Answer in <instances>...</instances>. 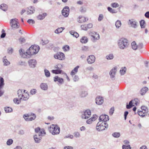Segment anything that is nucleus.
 <instances>
[{
  "mask_svg": "<svg viewBox=\"0 0 149 149\" xmlns=\"http://www.w3.org/2000/svg\"><path fill=\"white\" fill-rule=\"evenodd\" d=\"M32 49L31 47H30L26 52L24 51L23 52L22 49H21L19 50L20 54L22 57L24 58H29V56L36 54Z\"/></svg>",
  "mask_w": 149,
  "mask_h": 149,
  "instance_id": "obj_1",
  "label": "nucleus"
},
{
  "mask_svg": "<svg viewBox=\"0 0 149 149\" xmlns=\"http://www.w3.org/2000/svg\"><path fill=\"white\" fill-rule=\"evenodd\" d=\"M128 45V41L126 39L122 38L118 41V46L121 49L127 48Z\"/></svg>",
  "mask_w": 149,
  "mask_h": 149,
  "instance_id": "obj_2",
  "label": "nucleus"
},
{
  "mask_svg": "<svg viewBox=\"0 0 149 149\" xmlns=\"http://www.w3.org/2000/svg\"><path fill=\"white\" fill-rule=\"evenodd\" d=\"M49 131L53 135L58 134L60 132V128L57 125H52L49 129Z\"/></svg>",
  "mask_w": 149,
  "mask_h": 149,
  "instance_id": "obj_3",
  "label": "nucleus"
},
{
  "mask_svg": "<svg viewBox=\"0 0 149 149\" xmlns=\"http://www.w3.org/2000/svg\"><path fill=\"white\" fill-rule=\"evenodd\" d=\"M108 125L107 123L104 122H101L100 121L97 124L96 129L98 131H102L105 130V128H107Z\"/></svg>",
  "mask_w": 149,
  "mask_h": 149,
  "instance_id": "obj_4",
  "label": "nucleus"
},
{
  "mask_svg": "<svg viewBox=\"0 0 149 149\" xmlns=\"http://www.w3.org/2000/svg\"><path fill=\"white\" fill-rule=\"evenodd\" d=\"M23 117L26 121H31L35 119L36 118V115L35 114L31 113L30 114H24Z\"/></svg>",
  "mask_w": 149,
  "mask_h": 149,
  "instance_id": "obj_5",
  "label": "nucleus"
},
{
  "mask_svg": "<svg viewBox=\"0 0 149 149\" xmlns=\"http://www.w3.org/2000/svg\"><path fill=\"white\" fill-rule=\"evenodd\" d=\"M89 34L91 36V40L93 42H95L97 41V40H99L100 39V36L98 33L97 32L94 31L91 32Z\"/></svg>",
  "mask_w": 149,
  "mask_h": 149,
  "instance_id": "obj_6",
  "label": "nucleus"
},
{
  "mask_svg": "<svg viewBox=\"0 0 149 149\" xmlns=\"http://www.w3.org/2000/svg\"><path fill=\"white\" fill-rule=\"evenodd\" d=\"M10 24L11 26L13 29H17L19 27V23L17 19H12L11 20Z\"/></svg>",
  "mask_w": 149,
  "mask_h": 149,
  "instance_id": "obj_7",
  "label": "nucleus"
},
{
  "mask_svg": "<svg viewBox=\"0 0 149 149\" xmlns=\"http://www.w3.org/2000/svg\"><path fill=\"white\" fill-rule=\"evenodd\" d=\"M62 66L61 64H58L55 66L56 70H53L52 71V73L56 74H60L62 72L61 69L62 68Z\"/></svg>",
  "mask_w": 149,
  "mask_h": 149,
  "instance_id": "obj_8",
  "label": "nucleus"
},
{
  "mask_svg": "<svg viewBox=\"0 0 149 149\" xmlns=\"http://www.w3.org/2000/svg\"><path fill=\"white\" fill-rule=\"evenodd\" d=\"M54 57L55 58L61 60H64L65 58V56L64 53L61 52H58L55 54Z\"/></svg>",
  "mask_w": 149,
  "mask_h": 149,
  "instance_id": "obj_9",
  "label": "nucleus"
},
{
  "mask_svg": "<svg viewBox=\"0 0 149 149\" xmlns=\"http://www.w3.org/2000/svg\"><path fill=\"white\" fill-rule=\"evenodd\" d=\"M137 99L132 100L130 102L129 104H127L126 108L127 109H130L135 105H137Z\"/></svg>",
  "mask_w": 149,
  "mask_h": 149,
  "instance_id": "obj_10",
  "label": "nucleus"
},
{
  "mask_svg": "<svg viewBox=\"0 0 149 149\" xmlns=\"http://www.w3.org/2000/svg\"><path fill=\"white\" fill-rule=\"evenodd\" d=\"M91 113L89 110H87L84 112L81 115L83 119H86L89 118L91 115Z\"/></svg>",
  "mask_w": 149,
  "mask_h": 149,
  "instance_id": "obj_11",
  "label": "nucleus"
},
{
  "mask_svg": "<svg viewBox=\"0 0 149 149\" xmlns=\"http://www.w3.org/2000/svg\"><path fill=\"white\" fill-rule=\"evenodd\" d=\"M128 24L130 25L131 26L134 28L137 27V22L134 19H129L128 22Z\"/></svg>",
  "mask_w": 149,
  "mask_h": 149,
  "instance_id": "obj_12",
  "label": "nucleus"
},
{
  "mask_svg": "<svg viewBox=\"0 0 149 149\" xmlns=\"http://www.w3.org/2000/svg\"><path fill=\"white\" fill-rule=\"evenodd\" d=\"M69 8L68 6L65 7L62 10V14L65 17H67L69 13Z\"/></svg>",
  "mask_w": 149,
  "mask_h": 149,
  "instance_id": "obj_13",
  "label": "nucleus"
},
{
  "mask_svg": "<svg viewBox=\"0 0 149 149\" xmlns=\"http://www.w3.org/2000/svg\"><path fill=\"white\" fill-rule=\"evenodd\" d=\"M95 60V58L93 55L89 56L87 58V61L89 64H91L94 63Z\"/></svg>",
  "mask_w": 149,
  "mask_h": 149,
  "instance_id": "obj_14",
  "label": "nucleus"
},
{
  "mask_svg": "<svg viewBox=\"0 0 149 149\" xmlns=\"http://www.w3.org/2000/svg\"><path fill=\"white\" fill-rule=\"evenodd\" d=\"M28 62L29 66L31 68H35L37 63L36 61L34 59L29 60Z\"/></svg>",
  "mask_w": 149,
  "mask_h": 149,
  "instance_id": "obj_15",
  "label": "nucleus"
},
{
  "mask_svg": "<svg viewBox=\"0 0 149 149\" xmlns=\"http://www.w3.org/2000/svg\"><path fill=\"white\" fill-rule=\"evenodd\" d=\"M109 118L108 116L106 115H102L100 116L99 118V120L102 122H104L106 123L107 121L109 120Z\"/></svg>",
  "mask_w": 149,
  "mask_h": 149,
  "instance_id": "obj_16",
  "label": "nucleus"
},
{
  "mask_svg": "<svg viewBox=\"0 0 149 149\" xmlns=\"http://www.w3.org/2000/svg\"><path fill=\"white\" fill-rule=\"evenodd\" d=\"M54 81L55 82L58 81V84L59 85L60 84H62L64 82L63 79L62 78L58 77V76L54 77Z\"/></svg>",
  "mask_w": 149,
  "mask_h": 149,
  "instance_id": "obj_17",
  "label": "nucleus"
},
{
  "mask_svg": "<svg viewBox=\"0 0 149 149\" xmlns=\"http://www.w3.org/2000/svg\"><path fill=\"white\" fill-rule=\"evenodd\" d=\"M117 68L116 67H115L110 70L109 74L111 78H113L114 77L117 71Z\"/></svg>",
  "mask_w": 149,
  "mask_h": 149,
  "instance_id": "obj_18",
  "label": "nucleus"
},
{
  "mask_svg": "<svg viewBox=\"0 0 149 149\" xmlns=\"http://www.w3.org/2000/svg\"><path fill=\"white\" fill-rule=\"evenodd\" d=\"M4 81L2 77H0V96H1L3 93V92L1 90V89L3 88L4 85Z\"/></svg>",
  "mask_w": 149,
  "mask_h": 149,
  "instance_id": "obj_19",
  "label": "nucleus"
},
{
  "mask_svg": "<svg viewBox=\"0 0 149 149\" xmlns=\"http://www.w3.org/2000/svg\"><path fill=\"white\" fill-rule=\"evenodd\" d=\"M88 18L84 16H80L78 18L77 21L79 23H83L88 21Z\"/></svg>",
  "mask_w": 149,
  "mask_h": 149,
  "instance_id": "obj_20",
  "label": "nucleus"
},
{
  "mask_svg": "<svg viewBox=\"0 0 149 149\" xmlns=\"http://www.w3.org/2000/svg\"><path fill=\"white\" fill-rule=\"evenodd\" d=\"M103 102V99L102 97L98 96L96 99V103L98 105L102 104Z\"/></svg>",
  "mask_w": 149,
  "mask_h": 149,
  "instance_id": "obj_21",
  "label": "nucleus"
},
{
  "mask_svg": "<svg viewBox=\"0 0 149 149\" xmlns=\"http://www.w3.org/2000/svg\"><path fill=\"white\" fill-rule=\"evenodd\" d=\"M97 118V115H93L92 117L86 121V123L88 124H90L93 121H95Z\"/></svg>",
  "mask_w": 149,
  "mask_h": 149,
  "instance_id": "obj_22",
  "label": "nucleus"
},
{
  "mask_svg": "<svg viewBox=\"0 0 149 149\" xmlns=\"http://www.w3.org/2000/svg\"><path fill=\"white\" fill-rule=\"evenodd\" d=\"M35 11L34 8L32 6H30L28 8L27 10V14L28 15L33 14Z\"/></svg>",
  "mask_w": 149,
  "mask_h": 149,
  "instance_id": "obj_23",
  "label": "nucleus"
},
{
  "mask_svg": "<svg viewBox=\"0 0 149 149\" xmlns=\"http://www.w3.org/2000/svg\"><path fill=\"white\" fill-rule=\"evenodd\" d=\"M40 86L41 88L44 91L47 90L48 88V86L46 83H42L41 84Z\"/></svg>",
  "mask_w": 149,
  "mask_h": 149,
  "instance_id": "obj_24",
  "label": "nucleus"
},
{
  "mask_svg": "<svg viewBox=\"0 0 149 149\" xmlns=\"http://www.w3.org/2000/svg\"><path fill=\"white\" fill-rule=\"evenodd\" d=\"M87 95V92L84 90L81 91L79 93V95L82 97H85Z\"/></svg>",
  "mask_w": 149,
  "mask_h": 149,
  "instance_id": "obj_25",
  "label": "nucleus"
},
{
  "mask_svg": "<svg viewBox=\"0 0 149 149\" xmlns=\"http://www.w3.org/2000/svg\"><path fill=\"white\" fill-rule=\"evenodd\" d=\"M148 88L146 87H145L143 88L140 90V94L142 95H144L145 93L147 92V91L148 90Z\"/></svg>",
  "mask_w": 149,
  "mask_h": 149,
  "instance_id": "obj_26",
  "label": "nucleus"
},
{
  "mask_svg": "<svg viewBox=\"0 0 149 149\" xmlns=\"http://www.w3.org/2000/svg\"><path fill=\"white\" fill-rule=\"evenodd\" d=\"M31 47H32L34 52L37 54L38 52L40 49L39 46L38 45H32Z\"/></svg>",
  "mask_w": 149,
  "mask_h": 149,
  "instance_id": "obj_27",
  "label": "nucleus"
},
{
  "mask_svg": "<svg viewBox=\"0 0 149 149\" xmlns=\"http://www.w3.org/2000/svg\"><path fill=\"white\" fill-rule=\"evenodd\" d=\"M79 66H77L72 70L70 74L72 75H74L78 72V69L79 68Z\"/></svg>",
  "mask_w": 149,
  "mask_h": 149,
  "instance_id": "obj_28",
  "label": "nucleus"
},
{
  "mask_svg": "<svg viewBox=\"0 0 149 149\" xmlns=\"http://www.w3.org/2000/svg\"><path fill=\"white\" fill-rule=\"evenodd\" d=\"M47 15V13H43L42 14H40L38 15L37 16V18L38 19L42 20Z\"/></svg>",
  "mask_w": 149,
  "mask_h": 149,
  "instance_id": "obj_29",
  "label": "nucleus"
},
{
  "mask_svg": "<svg viewBox=\"0 0 149 149\" xmlns=\"http://www.w3.org/2000/svg\"><path fill=\"white\" fill-rule=\"evenodd\" d=\"M69 32L72 35L76 38L78 37L79 36V34L74 31H70Z\"/></svg>",
  "mask_w": 149,
  "mask_h": 149,
  "instance_id": "obj_30",
  "label": "nucleus"
},
{
  "mask_svg": "<svg viewBox=\"0 0 149 149\" xmlns=\"http://www.w3.org/2000/svg\"><path fill=\"white\" fill-rule=\"evenodd\" d=\"M64 29L65 28L63 27L58 28L55 31L54 33L56 34H59L62 32Z\"/></svg>",
  "mask_w": 149,
  "mask_h": 149,
  "instance_id": "obj_31",
  "label": "nucleus"
},
{
  "mask_svg": "<svg viewBox=\"0 0 149 149\" xmlns=\"http://www.w3.org/2000/svg\"><path fill=\"white\" fill-rule=\"evenodd\" d=\"M0 8L4 11H6L8 8L7 6L5 4H2L0 6Z\"/></svg>",
  "mask_w": 149,
  "mask_h": 149,
  "instance_id": "obj_32",
  "label": "nucleus"
},
{
  "mask_svg": "<svg viewBox=\"0 0 149 149\" xmlns=\"http://www.w3.org/2000/svg\"><path fill=\"white\" fill-rule=\"evenodd\" d=\"M22 90H19L17 91V94L19 97V99L21 100L22 98L23 93H22Z\"/></svg>",
  "mask_w": 149,
  "mask_h": 149,
  "instance_id": "obj_33",
  "label": "nucleus"
},
{
  "mask_svg": "<svg viewBox=\"0 0 149 149\" xmlns=\"http://www.w3.org/2000/svg\"><path fill=\"white\" fill-rule=\"evenodd\" d=\"M29 97V95L28 93L23 94L22 99L23 100L26 101L28 100Z\"/></svg>",
  "mask_w": 149,
  "mask_h": 149,
  "instance_id": "obj_34",
  "label": "nucleus"
},
{
  "mask_svg": "<svg viewBox=\"0 0 149 149\" xmlns=\"http://www.w3.org/2000/svg\"><path fill=\"white\" fill-rule=\"evenodd\" d=\"M4 65H8L10 64V62L6 59V56H4L3 58Z\"/></svg>",
  "mask_w": 149,
  "mask_h": 149,
  "instance_id": "obj_35",
  "label": "nucleus"
},
{
  "mask_svg": "<svg viewBox=\"0 0 149 149\" xmlns=\"http://www.w3.org/2000/svg\"><path fill=\"white\" fill-rule=\"evenodd\" d=\"M38 135L37 134L34 135V139L36 143H39L41 140V138L40 137L38 138Z\"/></svg>",
  "mask_w": 149,
  "mask_h": 149,
  "instance_id": "obj_36",
  "label": "nucleus"
},
{
  "mask_svg": "<svg viewBox=\"0 0 149 149\" xmlns=\"http://www.w3.org/2000/svg\"><path fill=\"white\" fill-rule=\"evenodd\" d=\"M88 40L87 37L85 36L83 37L81 39V42L83 43H86L87 42Z\"/></svg>",
  "mask_w": 149,
  "mask_h": 149,
  "instance_id": "obj_37",
  "label": "nucleus"
},
{
  "mask_svg": "<svg viewBox=\"0 0 149 149\" xmlns=\"http://www.w3.org/2000/svg\"><path fill=\"white\" fill-rule=\"evenodd\" d=\"M132 47L134 50H136L138 49L137 45L135 41L131 43Z\"/></svg>",
  "mask_w": 149,
  "mask_h": 149,
  "instance_id": "obj_38",
  "label": "nucleus"
},
{
  "mask_svg": "<svg viewBox=\"0 0 149 149\" xmlns=\"http://www.w3.org/2000/svg\"><path fill=\"white\" fill-rule=\"evenodd\" d=\"M115 26L117 29L119 28L121 25V22L119 20H117L115 22Z\"/></svg>",
  "mask_w": 149,
  "mask_h": 149,
  "instance_id": "obj_39",
  "label": "nucleus"
},
{
  "mask_svg": "<svg viewBox=\"0 0 149 149\" xmlns=\"http://www.w3.org/2000/svg\"><path fill=\"white\" fill-rule=\"evenodd\" d=\"M108 10L111 13H116L117 12V11L115 9H112L110 7H108L107 8Z\"/></svg>",
  "mask_w": 149,
  "mask_h": 149,
  "instance_id": "obj_40",
  "label": "nucleus"
},
{
  "mask_svg": "<svg viewBox=\"0 0 149 149\" xmlns=\"http://www.w3.org/2000/svg\"><path fill=\"white\" fill-rule=\"evenodd\" d=\"M126 68L125 67L122 68L120 71V72L121 75L124 74L126 72Z\"/></svg>",
  "mask_w": 149,
  "mask_h": 149,
  "instance_id": "obj_41",
  "label": "nucleus"
},
{
  "mask_svg": "<svg viewBox=\"0 0 149 149\" xmlns=\"http://www.w3.org/2000/svg\"><path fill=\"white\" fill-rule=\"evenodd\" d=\"M114 58V56L112 54H110L107 55L106 58L107 60H112Z\"/></svg>",
  "mask_w": 149,
  "mask_h": 149,
  "instance_id": "obj_42",
  "label": "nucleus"
},
{
  "mask_svg": "<svg viewBox=\"0 0 149 149\" xmlns=\"http://www.w3.org/2000/svg\"><path fill=\"white\" fill-rule=\"evenodd\" d=\"M140 25L142 28H144L145 26V22L143 20H142L140 22Z\"/></svg>",
  "mask_w": 149,
  "mask_h": 149,
  "instance_id": "obj_43",
  "label": "nucleus"
},
{
  "mask_svg": "<svg viewBox=\"0 0 149 149\" xmlns=\"http://www.w3.org/2000/svg\"><path fill=\"white\" fill-rule=\"evenodd\" d=\"M4 109L6 113L11 112L13 111L12 109L9 107H5Z\"/></svg>",
  "mask_w": 149,
  "mask_h": 149,
  "instance_id": "obj_44",
  "label": "nucleus"
},
{
  "mask_svg": "<svg viewBox=\"0 0 149 149\" xmlns=\"http://www.w3.org/2000/svg\"><path fill=\"white\" fill-rule=\"evenodd\" d=\"M45 134V132L44 129H42L40 130L39 133H38V136H42Z\"/></svg>",
  "mask_w": 149,
  "mask_h": 149,
  "instance_id": "obj_45",
  "label": "nucleus"
},
{
  "mask_svg": "<svg viewBox=\"0 0 149 149\" xmlns=\"http://www.w3.org/2000/svg\"><path fill=\"white\" fill-rule=\"evenodd\" d=\"M44 72L45 76L47 77H49L50 76V74L49 71L47 69L44 70Z\"/></svg>",
  "mask_w": 149,
  "mask_h": 149,
  "instance_id": "obj_46",
  "label": "nucleus"
},
{
  "mask_svg": "<svg viewBox=\"0 0 149 149\" xmlns=\"http://www.w3.org/2000/svg\"><path fill=\"white\" fill-rule=\"evenodd\" d=\"M112 136L114 137L118 138L120 136V134L119 132H114L112 134Z\"/></svg>",
  "mask_w": 149,
  "mask_h": 149,
  "instance_id": "obj_47",
  "label": "nucleus"
},
{
  "mask_svg": "<svg viewBox=\"0 0 149 149\" xmlns=\"http://www.w3.org/2000/svg\"><path fill=\"white\" fill-rule=\"evenodd\" d=\"M74 135L76 138H79L80 137L81 135L80 133L77 132H76L74 133Z\"/></svg>",
  "mask_w": 149,
  "mask_h": 149,
  "instance_id": "obj_48",
  "label": "nucleus"
},
{
  "mask_svg": "<svg viewBox=\"0 0 149 149\" xmlns=\"http://www.w3.org/2000/svg\"><path fill=\"white\" fill-rule=\"evenodd\" d=\"M122 148L123 149H131V148L130 145H123Z\"/></svg>",
  "mask_w": 149,
  "mask_h": 149,
  "instance_id": "obj_49",
  "label": "nucleus"
},
{
  "mask_svg": "<svg viewBox=\"0 0 149 149\" xmlns=\"http://www.w3.org/2000/svg\"><path fill=\"white\" fill-rule=\"evenodd\" d=\"M1 33L2 34L1 36V38H3L5 37L6 33L5 32V31L3 29L2 30Z\"/></svg>",
  "mask_w": 149,
  "mask_h": 149,
  "instance_id": "obj_50",
  "label": "nucleus"
},
{
  "mask_svg": "<svg viewBox=\"0 0 149 149\" xmlns=\"http://www.w3.org/2000/svg\"><path fill=\"white\" fill-rule=\"evenodd\" d=\"M63 49L64 51H68L70 49V47L69 46L66 45L64 46L63 47Z\"/></svg>",
  "mask_w": 149,
  "mask_h": 149,
  "instance_id": "obj_51",
  "label": "nucleus"
},
{
  "mask_svg": "<svg viewBox=\"0 0 149 149\" xmlns=\"http://www.w3.org/2000/svg\"><path fill=\"white\" fill-rule=\"evenodd\" d=\"M111 6L113 8H117L119 6L118 4L116 3H114L111 4Z\"/></svg>",
  "mask_w": 149,
  "mask_h": 149,
  "instance_id": "obj_52",
  "label": "nucleus"
},
{
  "mask_svg": "<svg viewBox=\"0 0 149 149\" xmlns=\"http://www.w3.org/2000/svg\"><path fill=\"white\" fill-rule=\"evenodd\" d=\"M13 141L12 139H8L7 142V144L8 145H10L12 144Z\"/></svg>",
  "mask_w": 149,
  "mask_h": 149,
  "instance_id": "obj_53",
  "label": "nucleus"
},
{
  "mask_svg": "<svg viewBox=\"0 0 149 149\" xmlns=\"http://www.w3.org/2000/svg\"><path fill=\"white\" fill-rule=\"evenodd\" d=\"M20 100L19 99L18 100L17 98H15L13 100V101L15 103L19 104L20 102Z\"/></svg>",
  "mask_w": 149,
  "mask_h": 149,
  "instance_id": "obj_54",
  "label": "nucleus"
},
{
  "mask_svg": "<svg viewBox=\"0 0 149 149\" xmlns=\"http://www.w3.org/2000/svg\"><path fill=\"white\" fill-rule=\"evenodd\" d=\"M143 111H142L141 110H138V114L141 116L143 117L145 116V115H144L143 113Z\"/></svg>",
  "mask_w": 149,
  "mask_h": 149,
  "instance_id": "obj_55",
  "label": "nucleus"
},
{
  "mask_svg": "<svg viewBox=\"0 0 149 149\" xmlns=\"http://www.w3.org/2000/svg\"><path fill=\"white\" fill-rule=\"evenodd\" d=\"M13 49L9 47L8 49V52L9 54H11L13 52Z\"/></svg>",
  "mask_w": 149,
  "mask_h": 149,
  "instance_id": "obj_56",
  "label": "nucleus"
},
{
  "mask_svg": "<svg viewBox=\"0 0 149 149\" xmlns=\"http://www.w3.org/2000/svg\"><path fill=\"white\" fill-rule=\"evenodd\" d=\"M104 17L103 15L102 14H100L99 15V17L98 18V21L99 22L101 21L103 19Z\"/></svg>",
  "mask_w": 149,
  "mask_h": 149,
  "instance_id": "obj_57",
  "label": "nucleus"
},
{
  "mask_svg": "<svg viewBox=\"0 0 149 149\" xmlns=\"http://www.w3.org/2000/svg\"><path fill=\"white\" fill-rule=\"evenodd\" d=\"M74 136L73 135H71L70 134H69L66 136H65L64 138L65 139L67 138H70L71 139H73V138Z\"/></svg>",
  "mask_w": 149,
  "mask_h": 149,
  "instance_id": "obj_58",
  "label": "nucleus"
},
{
  "mask_svg": "<svg viewBox=\"0 0 149 149\" xmlns=\"http://www.w3.org/2000/svg\"><path fill=\"white\" fill-rule=\"evenodd\" d=\"M27 22L29 24H32L35 23V21L32 19H29L27 21Z\"/></svg>",
  "mask_w": 149,
  "mask_h": 149,
  "instance_id": "obj_59",
  "label": "nucleus"
},
{
  "mask_svg": "<svg viewBox=\"0 0 149 149\" xmlns=\"http://www.w3.org/2000/svg\"><path fill=\"white\" fill-rule=\"evenodd\" d=\"M82 29L84 30H87L88 29L87 26L86 25H82L81 26Z\"/></svg>",
  "mask_w": 149,
  "mask_h": 149,
  "instance_id": "obj_60",
  "label": "nucleus"
},
{
  "mask_svg": "<svg viewBox=\"0 0 149 149\" xmlns=\"http://www.w3.org/2000/svg\"><path fill=\"white\" fill-rule=\"evenodd\" d=\"M143 44L142 43H139L137 45L138 49H141L143 47Z\"/></svg>",
  "mask_w": 149,
  "mask_h": 149,
  "instance_id": "obj_61",
  "label": "nucleus"
},
{
  "mask_svg": "<svg viewBox=\"0 0 149 149\" xmlns=\"http://www.w3.org/2000/svg\"><path fill=\"white\" fill-rule=\"evenodd\" d=\"M114 110V107H112L110 109L109 111V113L110 115H112L113 114Z\"/></svg>",
  "mask_w": 149,
  "mask_h": 149,
  "instance_id": "obj_62",
  "label": "nucleus"
},
{
  "mask_svg": "<svg viewBox=\"0 0 149 149\" xmlns=\"http://www.w3.org/2000/svg\"><path fill=\"white\" fill-rule=\"evenodd\" d=\"M40 129V127H37L35 129V132L37 133V135H38V133H39Z\"/></svg>",
  "mask_w": 149,
  "mask_h": 149,
  "instance_id": "obj_63",
  "label": "nucleus"
},
{
  "mask_svg": "<svg viewBox=\"0 0 149 149\" xmlns=\"http://www.w3.org/2000/svg\"><path fill=\"white\" fill-rule=\"evenodd\" d=\"M30 93L31 94L33 95L36 93V90L35 89H33L31 90Z\"/></svg>",
  "mask_w": 149,
  "mask_h": 149,
  "instance_id": "obj_64",
  "label": "nucleus"
}]
</instances>
